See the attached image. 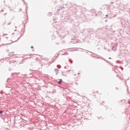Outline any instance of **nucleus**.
Returning a JSON list of instances; mask_svg holds the SVG:
<instances>
[{"label": "nucleus", "mask_w": 130, "mask_h": 130, "mask_svg": "<svg viewBox=\"0 0 130 130\" xmlns=\"http://www.w3.org/2000/svg\"><path fill=\"white\" fill-rule=\"evenodd\" d=\"M10 56H13V55H15V52H10L9 53V55Z\"/></svg>", "instance_id": "f257e3e1"}, {"label": "nucleus", "mask_w": 130, "mask_h": 130, "mask_svg": "<svg viewBox=\"0 0 130 130\" xmlns=\"http://www.w3.org/2000/svg\"><path fill=\"white\" fill-rule=\"evenodd\" d=\"M54 71H55V73H56V75H57V74H58V69H54Z\"/></svg>", "instance_id": "f03ea898"}, {"label": "nucleus", "mask_w": 130, "mask_h": 130, "mask_svg": "<svg viewBox=\"0 0 130 130\" xmlns=\"http://www.w3.org/2000/svg\"><path fill=\"white\" fill-rule=\"evenodd\" d=\"M61 82H62V80L60 79L59 81L57 82V83H58V84L60 85V84H61Z\"/></svg>", "instance_id": "7ed1b4c3"}, {"label": "nucleus", "mask_w": 130, "mask_h": 130, "mask_svg": "<svg viewBox=\"0 0 130 130\" xmlns=\"http://www.w3.org/2000/svg\"><path fill=\"white\" fill-rule=\"evenodd\" d=\"M61 10H62V9H64V7H63V6L61 7Z\"/></svg>", "instance_id": "20e7f679"}, {"label": "nucleus", "mask_w": 130, "mask_h": 130, "mask_svg": "<svg viewBox=\"0 0 130 130\" xmlns=\"http://www.w3.org/2000/svg\"><path fill=\"white\" fill-rule=\"evenodd\" d=\"M6 35H8V34H3V36H6Z\"/></svg>", "instance_id": "39448f33"}, {"label": "nucleus", "mask_w": 130, "mask_h": 130, "mask_svg": "<svg viewBox=\"0 0 130 130\" xmlns=\"http://www.w3.org/2000/svg\"><path fill=\"white\" fill-rule=\"evenodd\" d=\"M110 4H111V5H113L114 3L113 2H110Z\"/></svg>", "instance_id": "423d86ee"}, {"label": "nucleus", "mask_w": 130, "mask_h": 130, "mask_svg": "<svg viewBox=\"0 0 130 130\" xmlns=\"http://www.w3.org/2000/svg\"><path fill=\"white\" fill-rule=\"evenodd\" d=\"M0 113H3V111H0Z\"/></svg>", "instance_id": "0eeeda50"}, {"label": "nucleus", "mask_w": 130, "mask_h": 130, "mask_svg": "<svg viewBox=\"0 0 130 130\" xmlns=\"http://www.w3.org/2000/svg\"><path fill=\"white\" fill-rule=\"evenodd\" d=\"M114 48V47H113L112 48L113 50H114V49H113ZM115 50V51L116 50Z\"/></svg>", "instance_id": "6e6552de"}, {"label": "nucleus", "mask_w": 130, "mask_h": 130, "mask_svg": "<svg viewBox=\"0 0 130 130\" xmlns=\"http://www.w3.org/2000/svg\"><path fill=\"white\" fill-rule=\"evenodd\" d=\"M106 17H108V15H106Z\"/></svg>", "instance_id": "1a4fd4ad"}, {"label": "nucleus", "mask_w": 130, "mask_h": 130, "mask_svg": "<svg viewBox=\"0 0 130 130\" xmlns=\"http://www.w3.org/2000/svg\"><path fill=\"white\" fill-rule=\"evenodd\" d=\"M105 22H107V20H105Z\"/></svg>", "instance_id": "9d476101"}, {"label": "nucleus", "mask_w": 130, "mask_h": 130, "mask_svg": "<svg viewBox=\"0 0 130 130\" xmlns=\"http://www.w3.org/2000/svg\"><path fill=\"white\" fill-rule=\"evenodd\" d=\"M109 59H111V57H109Z\"/></svg>", "instance_id": "9b49d317"}, {"label": "nucleus", "mask_w": 130, "mask_h": 130, "mask_svg": "<svg viewBox=\"0 0 130 130\" xmlns=\"http://www.w3.org/2000/svg\"><path fill=\"white\" fill-rule=\"evenodd\" d=\"M30 48H33V46H31Z\"/></svg>", "instance_id": "f8f14e48"}, {"label": "nucleus", "mask_w": 130, "mask_h": 130, "mask_svg": "<svg viewBox=\"0 0 130 130\" xmlns=\"http://www.w3.org/2000/svg\"><path fill=\"white\" fill-rule=\"evenodd\" d=\"M73 63V61H71V63Z\"/></svg>", "instance_id": "ddd939ff"}]
</instances>
